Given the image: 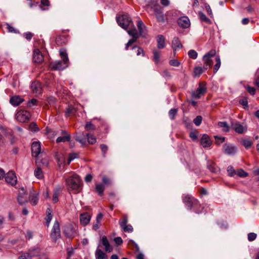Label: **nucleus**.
<instances>
[{
    "label": "nucleus",
    "instance_id": "f257e3e1",
    "mask_svg": "<svg viewBox=\"0 0 259 259\" xmlns=\"http://www.w3.org/2000/svg\"><path fill=\"white\" fill-rule=\"evenodd\" d=\"M65 184L68 191L74 193H79L82 189L81 180L75 174L65 178Z\"/></svg>",
    "mask_w": 259,
    "mask_h": 259
},
{
    "label": "nucleus",
    "instance_id": "f03ea898",
    "mask_svg": "<svg viewBox=\"0 0 259 259\" xmlns=\"http://www.w3.org/2000/svg\"><path fill=\"white\" fill-rule=\"evenodd\" d=\"M60 55L62 60L56 61L52 64L51 67L54 70H63L68 66V58L67 54L65 51H61Z\"/></svg>",
    "mask_w": 259,
    "mask_h": 259
},
{
    "label": "nucleus",
    "instance_id": "7ed1b4c3",
    "mask_svg": "<svg viewBox=\"0 0 259 259\" xmlns=\"http://www.w3.org/2000/svg\"><path fill=\"white\" fill-rule=\"evenodd\" d=\"M118 24L123 29L126 30L127 28L134 27V24L131 18L127 14H124L116 18Z\"/></svg>",
    "mask_w": 259,
    "mask_h": 259
},
{
    "label": "nucleus",
    "instance_id": "20e7f679",
    "mask_svg": "<svg viewBox=\"0 0 259 259\" xmlns=\"http://www.w3.org/2000/svg\"><path fill=\"white\" fill-rule=\"evenodd\" d=\"M215 53L216 52L214 50H211L203 56V68L204 70H207L212 66L213 61L211 58L215 56Z\"/></svg>",
    "mask_w": 259,
    "mask_h": 259
},
{
    "label": "nucleus",
    "instance_id": "39448f33",
    "mask_svg": "<svg viewBox=\"0 0 259 259\" xmlns=\"http://www.w3.org/2000/svg\"><path fill=\"white\" fill-rule=\"evenodd\" d=\"M50 236L52 240L56 241L60 238V229L59 223L56 221L52 229Z\"/></svg>",
    "mask_w": 259,
    "mask_h": 259
},
{
    "label": "nucleus",
    "instance_id": "423d86ee",
    "mask_svg": "<svg viewBox=\"0 0 259 259\" xmlns=\"http://www.w3.org/2000/svg\"><path fill=\"white\" fill-rule=\"evenodd\" d=\"M30 117V113L26 110H20L16 114L17 120L20 122L27 121Z\"/></svg>",
    "mask_w": 259,
    "mask_h": 259
},
{
    "label": "nucleus",
    "instance_id": "0eeeda50",
    "mask_svg": "<svg viewBox=\"0 0 259 259\" xmlns=\"http://www.w3.org/2000/svg\"><path fill=\"white\" fill-rule=\"evenodd\" d=\"M32 155L35 157H37L39 154L42 155V152L41 153V144L39 142L35 141L32 143L31 145Z\"/></svg>",
    "mask_w": 259,
    "mask_h": 259
},
{
    "label": "nucleus",
    "instance_id": "6e6552de",
    "mask_svg": "<svg viewBox=\"0 0 259 259\" xmlns=\"http://www.w3.org/2000/svg\"><path fill=\"white\" fill-rule=\"evenodd\" d=\"M223 150L225 154L232 155L235 154L237 150V148L232 144H225L223 145Z\"/></svg>",
    "mask_w": 259,
    "mask_h": 259
},
{
    "label": "nucleus",
    "instance_id": "1a4fd4ad",
    "mask_svg": "<svg viewBox=\"0 0 259 259\" xmlns=\"http://www.w3.org/2000/svg\"><path fill=\"white\" fill-rule=\"evenodd\" d=\"M232 128L238 134H242L247 131V127L243 126L239 122L236 121L231 124Z\"/></svg>",
    "mask_w": 259,
    "mask_h": 259
},
{
    "label": "nucleus",
    "instance_id": "9d476101",
    "mask_svg": "<svg viewBox=\"0 0 259 259\" xmlns=\"http://www.w3.org/2000/svg\"><path fill=\"white\" fill-rule=\"evenodd\" d=\"M6 182L12 186H14L17 183V177L13 171L8 172L5 176Z\"/></svg>",
    "mask_w": 259,
    "mask_h": 259
},
{
    "label": "nucleus",
    "instance_id": "9b49d317",
    "mask_svg": "<svg viewBox=\"0 0 259 259\" xmlns=\"http://www.w3.org/2000/svg\"><path fill=\"white\" fill-rule=\"evenodd\" d=\"M178 24L181 27L187 28L190 26V21L187 16H183L178 19Z\"/></svg>",
    "mask_w": 259,
    "mask_h": 259
},
{
    "label": "nucleus",
    "instance_id": "f8f14e48",
    "mask_svg": "<svg viewBox=\"0 0 259 259\" xmlns=\"http://www.w3.org/2000/svg\"><path fill=\"white\" fill-rule=\"evenodd\" d=\"M206 91V88L204 86H201L200 84L196 91L192 93V96L194 98H200L201 95L205 94Z\"/></svg>",
    "mask_w": 259,
    "mask_h": 259
},
{
    "label": "nucleus",
    "instance_id": "ddd939ff",
    "mask_svg": "<svg viewBox=\"0 0 259 259\" xmlns=\"http://www.w3.org/2000/svg\"><path fill=\"white\" fill-rule=\"evenodd\" d=\"M31 89L33 93L40 94L42 92L41 83L38 81H34L31 84Z\"/></svg>",
    "mask_w": 259,
    "mask_h": 259
},
{
    "label": "nucleus",
    "instance_id": "4468645a",
    "mask_svg": "<svg viewBox=\"0 0 259 259\" xmlns=\"http://www.w3.org/2000/svg\"><path fill=\"white\" fill-rule=\"evenodd\" d=\"M26 194V191L24 188H21L18 192L17 201L20 205H22L27 202L26 199L24 197Z\"/></svg>",
    "mask_w": 259,
    "mask_h": 259
},
{
    "label": "nucleus",
    "instance_id": "2eb2a0df",
    "mask_svg": "<svg viewBox=\"0 0 259 259\" xmlns=\"http://www.w3.org/2000/svg\"><path fill=\"white\" fill-rule=\"evenodd\" d=\"M200 144L204 148L209 147L211 142L207 135L204 134L200 139Z\"/></svg>",
    "mask_w": 259,
    "mask_h": 259
},
{
    "label": "nucleus",
    "instance_id": "dca6fc26",
    "mask_svg": "<svg viewBox=\"0 0 259 259\" xmlns=\"http://www.w3.org/2000/svg\"><path fill=\"white\" fill-rule=\"evenodd\" d=\"M101 242L102 245L104 246V249L105 251L110 252L112 251L113 248L110 245L106 236H104L102 237L101 239Z\"/></svg>",
    "mask_w": 259,
    "mask_h": 259
},
{
    "label": "nucleus",
    "instance_id": "f3484780",
    "mask_svg": "<svg viewBox=\"0 0 259 259\" xmlns=\"http://www.w3.org/2000/svg\"><path fill=\"white\" fill-rule=\"evenodd\" d=\"M33 60L35 62L37 63H40L43 61V56L40 51L37 49L34 50Z\"/></svg>",
    "mask_w": 259,
    "mask_h": 259
},
{
    "label": "nucleus",
    "instance_id": "a211bd4d",
    "mask_svg": "<svg viewBox=\"0 0 259 259\" xmlns=\"http://www.w3.org/2000/svg\"><path fill=\"white\" fill-rule=\"evenodd\" d=\"M61 133L63 136L59 137L56 139L57 143L65 142L66 141H69L70 140V135L69 134H68L66 131H62Z\"/></svg>",
    "mask_w": 259,
    "mask_h": 259
},
{
    "label": "nucleus",
    "instance_id": "6ab92c4d",
    "mask_svg": "<svg viewBox=\"0 0 259 259\" xmlns=\"http://www.w3.org/2000/svg\"><path fill=\"white\" fill-rule=\"evenodd\" d=\"M91 220V216L88 213L81 214L80 215V222L83 226L87 225Z\"/></svg>",
    "mask_w": 259,
    "mask_h": 259
},
{
    "label": "nucleus",
    "instance_id": "aec40b11",
    "mask_svg": "<svg viewBox=\"0 0 259 259\" xmlns=\"http://www.w3.org/2000/svg\"><path fill=\"white\" fill-rule=\"evenodd\" d=\"M66 236L69 238L73 237L75 234V230L71 226H67L64 230Z\"/></svg>",
    "mask_w": 259,
    "mask_h": 259
},
{
    "label": "nucleus",
    "instance_id": "412c9836",
    "mask_svg": "<svg viewBox=\"0 0 259 259\" xmlns=\"http://www.w3.org/2000/svg\"><path fill=\"white\" fill-rule=\"evenodd\" d=\"M183 199V202L190 209L191 208L193 204L196 201L193 197H190L189 196H186L184 197Z\"/></svg>",
    "mask_w": 259,
    "mask_h": 259
},
{
    "label": "nucleus",
    "instance_id": "4be33fe9",
    "mask_svg": "<svg viewBox=\"0 0 259 259\" xmlns=\"http://www.w3.org/2000/svg\"><path fill=\"white\" fill-rule=\"evenodd\" d=\"M157 48L159 49H163L165 46V38L162 35H159L157 37Z\"/></svg>",
    "mask_w": 259,
    "mask_h": 259
},
{
    "label": "nucleus",
    "instance_id": "5701e85b",
    "mask_svg": "<svg viewBox=\"0 0 259 259\" xmlns=\"http://www.w3.org/2000/svg\"><path fill=\"white\" fill-rule=\"evenodd\" d=\"M172 48L174 51H176L177 49H180L182 48V45L178 37L174 38L172 41Z\"/></svg>",
    "mask_w": 259,
    "mask_h": 259
},
{
    "label": "nucleus",
    "instance_id": "b1692460",
    "mask_svg": "<svg viewBox=\"0 0 259 259\" xmlns=\"http://www.w3.org/2000/svg\"><path fill=\"white\" fill-rule=\"evenodd\" d=\"M39 197L38 194L36 193H33L29 195V201L33 205H35L37 204Z\"/></svg>",
    "mask_w": 259,
    "mask_h": 259
},
{
    "label": "nucleus",
    "instance_id": "393cba45",
    "mask_svg": "<svg viewBox=\"0 0 259 259\" xmlns=\"http://www.w3.org/2000/svg\"><path fill=\"white\" fill-rule=\"evenodd\" d=\"M22 101L23 99L19 96L13 97L10 100L11 104L14 106H18Z\"/></svg>",
    "mask_w": 259,
    "mask_h": 259
},
{
    "label": "nucleus",
    "instance_id": "a878e982",
    "mask_svg": "<svg viewBox=\"0 0 259 259\" xmlns=\"http://www.w3.org/2000/svg\"><path fill=\"white\" fill-rule=\"evenodd\" d=\"M27 254L29 255L30 257V259H31L32 257L36 256L38 255H40V250L38 248H32L29 250V251L28 252H26Z\"/></svg>",
    "mask_w": 259,
    "mask_h": 259
},
{
    "label": "nucleus",
    "instance_id": "bb28decb",
    "mask_svg": "<svg viewBox=\"0 0 259 259\" xmlns=\"http://www.w3.org/2000/svg\"><path fill=\"white\" fill-rule=\"evenodd\" d=\"M154 13L156 18L158 22H164V15L163 14V13L160 10L155 9L154 10Z\"/></svg>",
    "mask_w": 259,
    "mask_h": 259
},
{
    "label": "nucleus",
    "instance_id": "cd10ccee",
    "mask_svg": "<svg viewBox=\"0 0 259 259\" xmlns=\"http://www.w3.org/2000/svg\"><path fill=\"white\" fill-rule=\"evenodd\" d=\"M61 189L59 187H57L54 189L52 201L54 203H57L58 201V197L60 194Z\"/></svg>",
    "mask_w": 259,
    "mask_h": 259
},
{
    "label": "nucleus",
    "instance_id": "c85d7f7f",
    "mask_svg": "<svg viewBox=\"0 0 259 259\" xmlns=\"http://www.w3.org/2000/svg\"><path fill=\"white\" fill-rule=\"evenodd\" d=\"M96 259H107L106 254L100 249H97L96 251Z\"/></svg>",
    "mask_w": 259,
    "mask_h": 259
},
{
    "label": "nucleus",
    "instance_id": "c756f323",
    "mask_svg": "<svg viewBox=\"0 0 259 259\" xmlns=\"http://www.w3.org/2000/svg\"><path fill=\"white\" fill-rule=\"evenodd\" d=\"M218 126L222 128V130L225 132H228L230 131V127L226 121H220L218 123Z\"/></svg>",
    "mask_w": 259,
    "mask_h": 259
},
{
    "label": "nucleus",
    "instance_id": "7c9ffc66",
    "mask_svg": "<svg viewBox=\"0 0 259 259\" xmlns=\"http://www.w3.org/2000/svg\"><path fill=\"white\" fill-rule=\"evenodd\" d=\"M46 225L47 227H49V224L52 220V211L50 208H48L46 211Z\"/></svg>",
    "mask_w": 259,
    "mask_h": 259
},
{
    "label": "nucleus",
    "instance_id": "2f4dec72",
    "mask_svg": "<svg viewBox=\"0 0 259 259\" xmlns=\"http://www.w3.org/2000/svg\"><path fill=\"white\" fill-rule=\"evenodd\" d=\"M153 54V60L156 64H157L159 62L160 58L161 56L160 52L156 49H154L152 51Z\"/></svg>",
    "mask_w": 259,
    "mask_h": 259
},
{
    "label": "nucleus",
    "instance_id": "473e14b6",
    "mask_svg": "<svg viewBox=\"0 0 259 259\" xmlns=\"http://www.w3.org/2000/svg\"><path fill=\"white\" fill-rule=\"evenodd\" d=\"M241 143L247 149L250 148L253 144L252 142L250 140L248 139H243L241 141Z\"/></svg>",
    "mask_w": 259,
    "mask_h": 259
},
{
    "label": "nucleus",
    "instance_id": "72a5a7b5",
    "mask_svg": "<svg viewBox=\"0 0 259 259\" xmlns=\"http://www.w3.org/2000/svg\"><path fill=\"white\" fill-rule=\"evenodd\" d=\"M137 26L139 31L140 34L141 35H143L144 34V28L145 27V26L141 20L138 21Z\"/></svg>",
    "mask_w": 259,
    "mask_h": 259
},
{
    "label": "nucleus",
    "instance_id": "f704fd0d",
    "mask_svg": "<svg viewBox=\"0 0 259 259\" xmlns=\"http://www.w3.org/2000/svg\"><path fill=\"white\" fill-rule=\"evenodd\" d=\"M34 174L36 178L37 179H41L43 177V174L41 168L37 167L34 171Z\"/></svg>",
    "mask_w": 259,
    "mask_h": 259
},
{
    "label": "nucleus",
    "instance_id": "c9c22d12",
    "mask_svg": "<svg viewBox=\"0 0 259 259\" xmlns=\"http://www.w3.org/2000/svg\"><path fill=\"white\" fill-rule=\"evenodd\" d=\"M205 70L204 69L203 67H196L194 69V76H199Z\"/></svg>",
    "mask_w": 259,
    "mask_h": 259
},
{
    "label": "nucleus",
    "instance_id": "e433bc0d",
    "mask_svg": "<svg viewBox=\"0 0 259 259\" xmlns=\"http://www.w3.org/2000/svg\"><path fill=\"white\" fill-rule=\"evenodd\" d=\"M198 16L201 21H204V22H206V23H210L211 22L209 19H208L206 17V16L203 13H202L201 12H199L198 13Z\"/></svg>",
    "mask_w": 259,
    "mask_h": 259
},
{
    "label": "nucleus",
    "instance_id": "4c0bfd02",
    "mask_svg": "<svg viewBox=\"0 0 259 259\" xmlns=\"http://www.w3.org/2000/svg\"><path fill=\"white\" fill-rule=\"evenodd\" d=\"M127 33L133 37H139V36L141 35L140 33L138 32L135 27L133 29L127 30Z\"/></svg>",
    "mask_w": 259,
    "mask_h": 259
},
{
    "label": "nucleus",
    "instance_id": "58836bf2",
    "mask_svg": "<svg viewBox=\"0 0 259 259\" xmlns=\"http://www.w3.org/2000/svg\"><path fill=\"white\" fill-rule=\"evenodd\" d=\"M127 222L128 219L127 216L125 215H123L122 219L120 220L119 221L120 227L122 229L123 228L124 226H126Z\"/></svg>",
    "mask_w": 259,
    "mask_h": 259
},
{
    "label": "nucleus",
    "instance_id": "ea45409f",
    "mask_svg": "<svg viewBox=\"0 0 259 259\" xmlns=\"http://www.w3.org/2000/svg\"><path fill=\"white\" fill-rule=\"evenodd\" d=\"M105 187L103 185L101 184H97L96 185V191L100 195H102L104 192Z\"/></svg>",
    "mask_w": 259,
    "mask_h": 259
},
{
    "label": "nucleus",
    "instance_id": "a19ab883",
    "mask_svg": "<svg viewBox=\"0 0 259 259\" xmlns=\"http://www.w3.org/2000/svg\"><path fill=\"white\" fill-rule=\"evenodd\" d=\"M86 136L89 144L93 145L96 142V138L93 135L87 134Z\"/></svg>",
    "mask_w": 259,
    "mask_h": 259
},
{
    "label": "nucleus",
    "instance_id": "79ce46f5",
    "mask_svg": "<svg viewBox=\"0 0 259 259\" xmlns=\"http://www.w3.org/2000/svg\"><path fill=\"white\" fill-rule=\"evenodd\" d=\"M215 62L216 64H215L214 66V73H216L219 69L220 67L221 66V60L219 56H216L215 57Z\"/></svg>",
    "mask_w": 259,
    "mask_h": 259
},
{
    "label": "nucleus",
    "instance_id": "37998d69",
    "mask_svg": "<svg viewBox=\"0 0 259 259\" xmlns=\"http://www.w3.org/2000/svg\"><path fill=\"white\" fill-rule=\"evenodd\" d=\"M188 54L189 57L193 59H196L198 56L197 53L194 50H190L188 52Z\"/></svg>",
    "mask_w": 259,
    "mask_h": 259
},
{
    "label": "nucleus",
    "instance_id": "c03bdc74",
    "mask_svg": "<svg viewBox=\"0 0 259 259\" xmlns=\"http://www.w3.org/2000/svg\"><path fill=\"white\" fill-rule=\"evenodd\" d=\"M75 139L82 145H84L85 144V139L84 138L83 134H82L81 136H76Z\"/></svg>",
    "mask_w": 259,
    "mask_h": 259
},
{
    "label": "nucleus",
    "instance_id": "a18cd8bd",
    "mask_svg": "<svg viewBox=\"0 0 259 259\" xmlns=\"http://www.w3.org/2000/svg\"><path fill=\"white\" fill-rule=\"evenodd\" d=\"M85 129L87 131H94L95 126L91 122H88L85 126Z\"/></svg>",
    "mask_w": 259,
    "mask_h": 259
},
{
    "label": "nucleus",
    "instance_id": "49530a36",
    "mask_svg": "<svg viewBox=\"0 0 259 259\" xmlns=\"http://www.w3.org/2000/svg\"><path fill=\"white\" fill-rule=\"evenodd\" d=\"M29 128L32 132H35L39 130L35 122H31L29 125Z\"/></svg>",
    "mask_w": 259,
    "mask_h": 259
},
{
    "label": "nucleus",
    "instance_id": "de8ad7c7",
    "mask_svg": "<svg viewBox=\"0 0 259 259\" xmlns=\"http://www.w3.org/2000/svg\"><path fill=\"white\" fill-rule=\"evenodd\" d=\"M177 109H171L169 110L168 114L170 118L172 120L174 119L175 115H176L177 113Z\"/></svg>",
    "mask_w": 259,
    "mask_h": 259
},
{
    "label": "nucleus",
    "instance_id": "09e8293b",
    "mask_svg": "<svg viewBox=\"0 0 259 259\" xmlns=\"http://www.w3.org/2000/svg\"><path fill=\"white\" fill-rule=\"evenodd\" d=\"M100 148L102 152L103 156L105 157L106 156V153L108 149V146L105 144H101L100 145Z\"/></svg>",
    "mask_w": 259,
    "mask_h": 259
},
{
    "label": "nucleus",
    "instance_id": "8fccbe9b",
    "mask_svg": "<svg viewBox=\"0 0 259 259\" xmlns=\"http://www.w3.org/2000/svg\"><path fill=\"white\" fill-rule=\"evenodd\" d=\"M207 167L212 172H217V168L215 166V164L213 163H210L207 165Z\"/></svg>",
    "mask_w": 259,
    "mask_h": 259
},
{
    "label": "nucleus",
    "instance_id": "3c124183",
    "mask_svg": "<svg viewBox=\"0 0 259 259\" xmlns=\"http://www.w3.org/2000/svg\"><path fill=\"white\" fill-rule=\"evenodd\" d=\"M227 171L230 176H234L236 174V171L234 169L232 166H229L227 168Z\"/></svg>",
    "mask_w": 259,
    "mask_h": 259
},
{
    "label": "nucleus",
    "instance_id": "603ef678",
    "mask_svg": "<svg viewBox=\"0 0 259 259\" xmlns=\"http://www.w3.org/2000/svg\"><path fill=\"white\" fill-rule=\"evenodd\" d=\"M138 37H133L131 39L129 40L126 44L125 49L127 50L130 46L135 42Z\"/></svg>",
    "mask_w": 259,
    "mask_h": 259
},
{
    "label": "nucleus",
    "instance_id": "864d4df0",
    "mask_svg": "<svg viewBox=\"0 0 259 259\" xmlns=\"http://www.w3.org/2000/svg\"><path fill=\"white\" fill-rule=\"evenodd\" d=\"M133 50L137 49L136 54L137 55L139 56L141 54H142L143 56L144 55V53L143 50L140 47H138L137 46H134L132 48Z\"/></svg>",
    "mask_w": 259,
    "mask_h": 259
},
{
    "label": "nucleus",
    "instance_id": "5fc2aeb1",
    "mask_svg": "<svg viewBox=\"0 0 259 259\" xmlns=\"http://www.w3.org/2000/svg\"><path fill=\"white\" fill-rule=\"evenodd\" d=\"M214 138L217 145H220L225 141V138L223 137L214 136Z\"/></svg>",
    "mask_w": 259,
    "mask_h": 259
},
{
    "label": "nucleus",
    "instance_id": "6e6d98bb",
    "mask_svg": "<svg viewBox=\"0 0 259 259\" xmlns=\"http://www.w3.org/2000/svg\"><path fill=\"white\" fill-rule=\"evenodd\" d=\"M202 118L201 116H197L193 120L196 125H199L202 122Z\"/></svg>",
    "mask_w": 259,
    "mask_h": 259
},
{
    "label": "nucleus",
    "instance_id": "4d7b16f0",
    "mask_svg": "<svg viewBox=\"0 0 259 259\" xmlns=\"http://www.w3.org/2000/svg\"><path fill=\"white\" fill-rule=\"evenodd\" d=\"M77 156H78V154L75 153L69 154L68 160V164H69L71 161H72L75 158L77 157Z\"/></svg>",
    "mask_w": 259,
    "mask_h": 259
},
{
    "label": "nucleus",
    "instance_id": "13d9d810",
    "mask_svg": "<svg viewBox=\"0 0 259 259\" xmlns=\"http://www.w3.org/2000/svg\"><path fill=\"white\" fill-rule=\"evenodd\" d=\"M75 111V108L72 106H69L67 108L66 115V116H69L70 114L73 113Z\"/></svg>",
    "mask_w": 259,
    "mask_h": 259
},
{
    "label": "nucleus",
    "instance_id": "bf43d9fd",
    "mask_svg": "<svg viewBox=\"0 0 259 259\" xmlns=\"http://www.w3.org/2000/svg\"><path fill=\"white\" fill-rule=\"evenodd\" d=\"M241 177H245L247 176V173L245 172L243 170L240 169L236 171V174Z\"/></svg>",
    "mask_w": 259,
    "mask_h": 259
},
{
    "label": "nucleus",
    "instance_id": "052dcab7",
    "mask_svg": "<svg viewBox=\"0 0 259 259\" xmlns=\"http://www.w3.org/2000/svg\"><path fill=\"white\" fill-rule=\"evenodd\" d=\"M169 64L173 66L178 67L180 65V63L177 60L172 59L169 61Z\"/></svg>",
    "mask_w": 259,
    "mask_h": 259
},
{
    "label": "nucleus",
    "instance_id": "680f3d73",
    "mask_svg": "<svg viewBox=\"0 0 259 259\" xmlns=\"http://www.w3.org/2000/svg\"><path fill=\"white\" fill-rule=\"evenodd\" d=\"M36 164H39V163H41L43 165H47L48 164V160L47 159H44V160H41L38 157L36 159Z\"/></svg>",
    "mask_w": 259,
    "mask_h": 259
},
{
    "label": "nucleus",
    "instance_id": "e2e57ef3",
    "mask_svg": "<svg viewBox=\"0 0 259 259\" xmlns=\"http://www.w3.org/2000/svg\"><path fill=\"white\" fill-rule=\"evenodd\" d=\"M256 237V234L254 233H250L248 234V239L250 241H252Z\"/></svg>",
    "mask_w": 259,
    "mask_h": 259
},
{
    "label": "nucleus",
    "instance_id": "0e129e2a",
    "mask_svg": "<svg viewBox=\"0 0 259 259\" xmlns=\"http://www.w3.org/2000/svg\"><path fill=\"white\" fill-rule=\"evenodd\" d=\"M7 29L9 32L17 33V30L13 27L10 26L8 23H6Z\"/></svg>",
    "mask_w": 259,
    "mask_h": 259
},
{
    "label": "nucleus",
    "instance_id": "69168bd1",
    "mask_svg": "<svg viewBox=\"0 0 259 259\" xmlns=\"http://www.w3.org/2000/svg\"><path fill=\"white\" fill-rule=\"evenodd\" d=\"M123 231L125 232H132L133 231V227L131 225H126L122 228Z\"/></svg>",
    "mask_w": 259,
    "mask_h": 259
},
{
    "label": "nucleus",
    "instance_id": "338daca9",
    "mask_svg": "<svg viewBox=\"0 0 259 259\" xmlns=\"http://www.w3.org/2000/svg\"><path fill=\"white\" fill-rule=\"evenodd\" d=\"M37 102V100H36L35 99H32L28 101L27 106L31 107L34 105H36Z\"/></svg>",
    "mask_w": 259,
    "mask_h": 259
},
{
    "label": "nucleus",
    "instance_id": "774afa93",
    "mask_svg": "<svg viewBox=\"0 0 259 259\" xmlns=\"http://www.w3.org/2000/svg\"><path fill=\"white\" fill-rule=\"evenodd\" d=\"M190 137L192 139L193 141H196L197 140V135L196 133L191 132L190 133Z\"/></svg>",
    "mask_w": 259,
    "mask_h": 259
}]
</instances>
